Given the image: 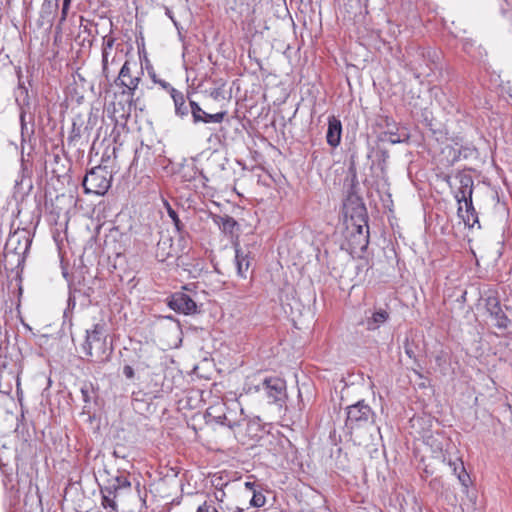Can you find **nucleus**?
<instances>
[{"instance_id":"obj_24","label":"nucleus","mask_w":512,"mask_h":512,"mask_svg":"<svg viewBox=\"0 0 512 512\" xmlns=\"http://www.w3.org/2000/svg\"><path fill=\"white\" fill-rule=\"evenodd\" d=\"M447 464L453 474L457 476L458 480L466 486L469 481V475L466 473L462 460L459 458H455L454 460L449 459Z\"/></svg>"},{"instance_id":"obj_37","label":"nucleus","mask_w":512,"mask_h":512,"mask_svg":"<svg viewBox=\"0 0 512 512\" xmlns=\"http://www.w3.org/2000/svg\"><path fill=\"white\" fill-rule=\"evenodd\" d=\"M245 487L247 489H249L250 491H252V493H254V491H258L260 489V485H257L255 482H250V481L245 482Z\"/></svg>"},{"instance_id":"obj_10","label":"nucleus","mask_w":512,"mask_h":512,"mask_svg":"<svg viewBox=\"0 0 512 512\" xmlns=\"http://www.w3.org/2000/svg\"><path fill=\"white\" fill-rule=\"evenodd\" d=\"M485 306L495 327L502 330H505L509 327L511 321L503 311L500 302L496 297L486 298Z\"/></svg>"},{"instance_id":"obj_12","label":"nucleus","mask_w":512,"mask_h":512,"mask_svg":"<svg viewBox=\"0 0 512 512\" xmlns=\"http://www.w3.org/2000/svg\"><path fill=\"white\" fill-rule=\"evenodd\" d=\"M234 250L237 275L242 279H246L252 262L251 252L248 249L241 248L238 243L234 244Z\"/></svg>"},{"instance_id":"obj_1","label":"nucleus","mask_w":512,"mask_h":512,"mask_svg":"<svg viewBox=\"0 0 512 512\" xmlns=\"http://www.w3.org/2000/svg\"><path fill=\"white\" fill-rule=\"evenodd\" d=\"M345 411V429L354 443L369 446L377 438H382L380 428L375 423L376 414L364 400L347 406Z\"/></svg>"},{"instance_id":"obj_6","label":"nucleus","mask_w":512,"mask_h":512,"mask_svg":"<svg viewBox=\"0 0 512 512\" xmlns=\"http://www.w3.org/2000/svg\"><path fill=\"white\" fill-rule=\"evenodd\" d=\"M112 176L107 167L97 166L86 173L82 186L85 194L104 195L111 187Z\"/></svg>"},{"instance_id":"obj_20","label":"nucleus","mask_w":512,"mask_h":512,"mask_svg":"<svg viewBox=\"0 0 512 512\" xmlns=\"http://www.w3.org/2000/svg\"><path fill=\"white\" fill-rule=\"evenodd\" d=\"M85 130H87V127L85 126L83 118L81 116L75 117L66 140L68 147H77Z\"/></svg>"},{"instance_id":"obj_31","label":"nucleus","mask_w":512,"mask_h":512,"mask_svg":"<svg viewBox=\"0 0 512 512\" xmlns=\"http://www.w3.org/2000/svg\"><path fill=\"white\" fill-rule=\"evenodd\" d=\"M196 512H219L215 507V503L212 500L205 501L198 506Z\"/></svg>"},{"instance_id":"obj_2","label":"nucleus","mask_w":512,"mask_h":512,"mask_svg":"<svg viewBox=\"0 0 512 512\" xmlns=\"http://www.w3.org/2000/svg\"><path fill=\"white\" fill-rule=\"evenodd\" d=\"M143 71L137 69L136 63L125 61L122 65L114 84L120 91L121 103H123V114L129 115L132 107H136V91L138 89Z\"/></svg>"},{"instance_id":"obj_39","label":"nucleus","mask_w":512,"mask_h":512,"mask_svg":"<svg viewBox=\"0 0 512 512\" xmlns=\"http://www.w3.org/2000/svg\"><path fill=\"white\" fill-rule=\"evenodd\" d=\"M112 454L115 458H122V459L126 458V455L124 453H122L121 449H114Z\"/></svg>"},{"instance_id":"obj_27","label":"nucleus","mask_w":512,"mask_h":512,"mask_svg":"<svg viewBox=\"0 0 512 512\" xmlns=\"http://www.w3.org/2000/svg\"><path fill=\"white\" fill-rule=\"evenodd\" d=\"M383 135H384L383 140H385L391 144L402 143L405 141L406 138H408L407 135H405V137L403 138L401 135L394 132L393 130H388V131L384 132Z\"/></svg>"},{"instance_id":"obj_13","label":"nucleus","mask_w":512,"mask_h":512,"mask_svg":"<svg viewBox=\"0 0 512 512\" xmlns=\"http://www.w3.org/2000/svg\"><path fill=\"white\" fill-rule=\"evenodd\" d=\"M116 38L112 35H105L102 41V73L108 78L109 77V64L116 63V55L111 57L113 47L115 45Z\"/></svg>"},{"instance_id":"obj_29","label":"nucleus","mask_w":512,"mask_h":512,"mask_svg":"<svg viewBox=\"0 0 512 512\" xmlns=\"http://www.w3.org/2000/svg\"><path fill=\"white\" fill-rule=\"evenodd\" d=\"M265 503H266V497L261 492V489H259L258 491H254L252 498L250 500V505L253 507H256V508H260V507L264 506Z\"/></svg>"},{"instance_id":"obj_43","label":"nucleus","mask_w":512,"mask_h":512,"mask_svg":"<svg viewBox=\"0 0 512 512\" xmlns=\"http://www.w3.org/2000/svg\"><path fill=\"white\" fill-rule=\"evenodd\" d=\"M71 1H72V0H63L62 4H63V5H68V6H70Z\"/></svg>"},{"instance_id":"obj_11","label":"nucleus","mask_w":512,"mask_h":512,"mask_svg":"<svg viewBox=\"0 0 512 512\" xmlns=\"http://www.w3.org/2000/svg\"><path fill=\"white\" fill-rule=\"evenodd\" d=\"M190 110H191L192 121L195 125H197L199 123H203V124L221 123L227 115L226 111H220V112H217L214 114H210V113L204 111L200 107V105L193 100H190Z\"/></svg>"},{"instance_id":"obj_14","label":"nucleus","mask_w":512,"mask_h":512,"mask_svg":"<svg viewBox=\"0 0 512 512\" xmlns=\"http://www.w3.org/2000/svg\"><path fill=\"white\" fill-rule=\"evenodd\" d=\"M458 204L457 213L460 218L464 221L465 225L474 227L475 224L479 223L478 214L473 206L472 198L467 200H461Z\"/></svg>"},{"instance_id":"obj_44","label":"nucleus","mask_w":512,"mask_h":512,"mask_svg":"<svg viewBox=\"0 0 512 512\" xmlns=\"http://www.w3.org/2000/svg\"><path fill=\"white\" fill-rule=\"evenodd\" d=\"M68 304H69V305H71V304H72V305L74 306V305H75V300H74V299H72L71 297H69Z\"/></svg>"},{"instance_id":"obj_7","label":"nucleus","mask_w":512,"mask_h":512,"mask_svg":"<svg viewBox=\"0 0 512 512\" xmlns=\"http://www.w3.org/2000/svg\"><path fill=\"white\" fill-rule=\"evenodd\" d=\"M270 403L282 407L287 399L286 382L279 377L265 378L261 384Z\"/></svg>"},{"instance_id":"obj_30","label":"nucleus","mask_w":512,"mask_h":512,"mask_svg":"<svg viewBox=\"0 0 512 512\" xmlns=\"http://www.w3.org/2000/svg\"><path fill=\"white\" fill-rule=\"evenodd\" d=\"M167 212L171 220L173 221V224L178 232H180L183 229V224L180 221L177 212L167 203Z\"/></svg>"},{"instance_id":"obj_17","label":"nucleus","mask_w":512,"mask_h":512,"mask_svg":"<svg viewBox=\"0 0 512 512\" xmlns=\"http://www.w3.org/2000/svg\"><path fill=\"white\" fill-rule=\"evenodd\" d=\"M170 96L173 100L175 115L177 117L184 119L189 114H191L190 102L187 104L186 98L181 91L175 89L174 87H170Z\"/></svg>"},{"instance_id":"obj_16","label":"nucleus","mask_w":512,"mask_h":512,"mask_svg":"<svg viewBox=\"0 0 512 512\" xmlns=\"http://www.w3.org/2000/svg\"><path fill=\"white\" fill-rule=\"evenodd\" d=\"M59 9V0H43L39 11L40 25L52 26Z\"/></svg>"},{"instance_id":"obj_22","label":"nucleus","mask_w":512,"mask_h":512,"mask_svg":"<svg viewBox=\"0 0 512 512\" xmlns=\"http://www.w3.org/2000/svg\"><path fill=\"white\" fill-rule=\"evenodd\" d=\"M352 221L353 223L351 224V230L349 232H353L357 235H360V233L369 235L368 220L364 207H361L360 213L358 214L356 220H354V218L352 217Z\"/></svg>"},{"instance_id":"obj_41","label":"nucleus","mask_w":512,"mask_h":512,"mask_svg":"<svg viewBox=\"0 0 512 512\" xmlns=\"http://www.w3.org/2000/svg\"><path fill=\"white\" fill-rule=\"evenodd\" d=\"M160 84L162 85V87H164L165 89H167L170 92V87H172V86L169 83H167L165 81H161Z\"/></svg>"},{"instance_id":"obj_21","label":"nucleus","mask_w":512,"mask_h":512,"mask_svg":"<svg viewBox=\"0 0 512 512\" xmlns=\"http://www.w3.org/2000/svg\"><path fill=\"white\" fill-rule=\"evenodd\" d=\"M347 241L352 253L365 252L369 245V235L364 233L357 235L353 232H349Z\"/></svg>"},{"instance_id":"obj_15","label":"nucleus","mask_w":512,"mask_h":512,"mask_svg":"<svg viewBox=\"0 0 512 512\" xmlns=\"http://www.w3.org/2000/svg\"><path fill=\"white\" fill-rule=\"evenodd\" d=\"M390 319V313L384 308H375L369 316H366L363 324L368 331H376Z\"/></svg>"},{"instance_id":"obj_3","label":"nucleus","mask_w":512,"mask_h":512,"mask_svg":"<svg viewBox=\"0 0 512 512\" xmlns=\"http://www.w3.org/2000/svg\"><path fill=\"white\" fill-rule=\"evenodd\" d=\"M107 338L106 324L104 322L93 324L91 328L86 329L85 340L81 345L84 354L94 362H106L113 351L112 345H108Z\"/></svg>"},{"instance_id":"obj_5","label":"nucleus","mask_w":512,"mask_h":512,"mask_svg":"<svg viewBox=\"0 0 512 512\" xmlns=\"http://www.w3.org/2000/svg\"><path fill=\"white\" fill-rule=\"evenodd\" d=\"M206 414L211 421L232 430L239 427L245 421L243 408L237 400L211 406L207 409Z\"/></svg>"},{"instance_id":"obj_42","label":"nucleus","mask_w":512,"mask_h":512,"mask_svg":"<svg viewBox=\"0 0 512 512\" xmlns=\"http://www.w3.org/2000/svg\"><path fill=\"white\" fill-rule=\"evenodd\" d=\"M504 1L510 7V9L512 10V0H504Z\"/></svg>"},{"instance_id":"obj_9","label":"nucleus","mask_w":512,"mask_h":512,"mask_svg":"<svg viewBox=\"0 0 512 512\" xmlns=\"http://www.w3.org/2000/svg\"><path fill=\"white\" fill-rule=\"evenodd\" d=\"M167 305L170 309L184 315L197 313L198 306L196 302L184 292H175L167 299Z\"/></svg>"},{"instance_id":"obj_26","label":"nucleus","mask_w":512,"mask_h":512,"mask_svg":"<svg viewBox=\"0 0 512 512\" xmlns=\"http://www.w3.org/2000/svg\"><path fill=\"white\" fill-rule=\"evenodd\" d=\"M111 487L116 488V492L121 489H128L131 487V482L126 476L120 475L114 478L113 483L109 484Z\"/></svg>"},{"instance_id":"obj_38","label":"nucleus","mask_w":512,"mask_h":512,"mask_svg":"<svg viewBox=\"0 0 512 512\" xmlns=\"http://www.w3.org/2000/svg\"><path fill=\"white\" fill-rule=\"evenodd\" d=\"M26 113L22 111L20 113V124H21V131L24 132V129L26 128V121H25Z\"/></svg>"},{"instance_id":"obj_19","label":"nucleus","mask_w":512,"mask_h":512,"mask_svg":"<svg viewBox=\"0 0 512 512\" xmlns=\"http://www.w3.org/2000/svg\"><path fill=\"white\" fill-rule=\"evenodd\" d=\"M342 135V124L341 121L335 116H330L328 118V129L326 133V141L328 145L333 148H336L341 141Z\"/></svg>"},{"instance_id":"obj_35","label":"nucleus","mask_w":512,"mask_h":512,"mask_svg":"<svg viewBox=\"0 0 512 512\" xmlns=\"http://www.w3.org/2000/svg\"><path fill=\"white\" fill-rule=\"evenodd\" d=\"M165 14L173 22V24L176 27V29L178 31H180V25H179L178 21L175 19L174 15H173V12L171 11L170 8L165 7Z\"/></svg>"},{"instance_id":"obj_45","label":"nucleus","mask_w":512,"mask_h":512,"mask_svg":"<svg viewBox=\"0 0 512 512\" xmlns=\"http://www.w3.org/2000/svg\"><path fill=\"white\" fill-rule=\"evenodd\" d=\"M510 97L512 98V94H510Z\"/></svg>"},{"instance_id":"obj_40","label":"nucleus","mask_w":512,"mask_h":512,"mask_svg":"<svg viewBox=\"0 0 512 512\" xmlns=\"http://www.w3.org/2000/svg\"><path fill=\"white\" fill-rule=\"evenodd\" d=\"M405 353L410 357V358H414V352L411 348L405 346Z\"/></svg>"},{"instance_id":"obj_34","label":"nucleus","mask_w":512,"mask_h":512,"mask_svg":"<svg viewBox=\"0 0 512 512\" xmlns=\"http://www.w3.org/2000/svg\"><path fill=\"white\" fill-rule=\"evenodd\" d=\"M123 375L127 378V379H133L134 376H135V371L133 369L132 366L130 365H125L123 367Z\"/></svg>"},{"instance_id":"obj_33","label":"nucleus","mask_w":512,"mask_h":512,"mask_svg":"<svg viewBox=\"0 0 512 512\" xmlns=\"http://www.w3.org/2000/svg\"><path fill=\"white\" fill-rule=\"evenodd\" d=\"M440 178L442 179V181H444L450 187L451 190L454 189L455 184H456V181L454 179V175H452V174H442L440 176Z\"/></svg>"},{"instance_id":"obj_23","label":"nucleus","mask_w":512,"mask_h":512,"mask_svg":"<svg viewBox=\"0 0 512 512\" xmlns=\"http://www.w3.org/2000/svg\"><path fill=\"white\" fill-rule=\"evenodd\" d=\"M100 492L102 496V506L105 509L110 508L112 511H117V503L115 501L117 494L116 488L107 485L101 487Z\"/></svg>"},{"instance_id":"obj_4","label":"nucleus","mask_w":512,"mask_h":512,"mask_svg":"<svg viewBox=\"0 0 512 512\" xmlns=\"http://www.w3.org/2000/svg\"><path fill=\"white\" fill-rule=\"evenodd\" d=\"M439 59L436 50L425 47L410 48L406 56V68L416 79L429 76L432 65Z\"/></svg>"},{"instance_id":"obj_32","label":"nucleus","mask_w":512,"mask_h":512,"mask_svg":"<svg viewBox=\"0 0 512 512\" xmlns=\"http://www.w3.org/2000/svg\"><path fill=\"white\" fill-rule=\"evenodd\" d=\"M92 392H93V387L91 384H84L81 387L82 399L85 403H90Z\"/></svg>"},{"instance_id":"obj_25","label":"nucleus","mask_w":512,"mask_h":512,"mask_svg":"<svg viewBox=\"0 0 512 512\" xmlns=\"http://www.w3.org/2000/svg\"><path fill=\"white\" fill-rule=\"evenodd\" d=\"M215 222L218 224L219 228L225 233H232L237 224L234 218L228 215L217 216Z\"/></svg>"},{"instance_id":"obj_28","label":"nucleus","mask_w":512,"mask_h":512,"mask_svg":"<svg viewBox=\"0 0 512 512\" xmlns=\"http://www.w3.org/2000/svg\"><path fill=\"white\" fill-rule=\"evenodd\" d=\"M462 47H463V50L467 54H469L472 58L478 59V58L482 57V52L480 50L478 51L477 54L475 53L474 42L472 40H469V39L463 40Z\"/></svg>"},{"instance_id":"obj_8","label":"nucleus","mask_w":512,"mask_h":512,"mask_svg":"<svg viewBox=\"0 0 512 512\" xmlns=\"http://www.w3.org/2000/svg\"><path fill=\"white\" fill-rule=\"evenodd\" d=\"M454 179L456 184L452 190V193L456 202L461 203V200L472 198L474 191V181L471 174L466 170H460L454 174Z\"/></svg>"},{"instance_id":"obj_18","label":"nucleus","mask_w":512,"mask_h":512,"mask_svg":"<svg viewBox=\"0 0 512 512\" xmlns=\"http://www.w3.org/2000/svg\"><path fill=\"white\" fill-rule=\"evenodd\" d=\"M176 251L173 246V240L169 236H162L157 242L155 257L160 262H165L171 257H175Z\"/></svg>"},{"instance_id":"obj_36","label":"nucleus","mask_w":512,"mask_h":512,"mask_svg":"<svg viewBox=\"0 0 512 512\" xmlns=\"http://www.w3.org/2000/svg\"><path fill=\"white\" fill-rule=\"evenodd\" d=\"M69 8H70V6L62 4L61 17H60V20H59L60 24L65 22V20L67 18V15H68Z\"/></svg>"}]
</instances>
